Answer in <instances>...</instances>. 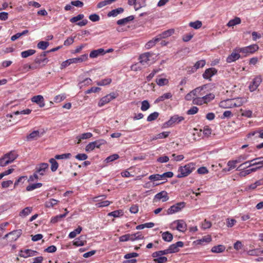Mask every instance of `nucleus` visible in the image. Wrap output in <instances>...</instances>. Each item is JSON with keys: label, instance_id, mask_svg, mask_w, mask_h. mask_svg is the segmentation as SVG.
<instances>
[{"label": "nucleus", "instance_id": "25", "mask_svg": "<svg viewBox=\"0 0 263 263\" xmlns=\"http://www.w3.org/2000/svg\"><path fill=\"white\" fill-rule=\"evenodd\" d=\"M41 137V134L39 130H34L27 136L26 139L27 141H31L36 140Z\"/></svg>", "mask_w": 263, "mask_h": 263}, {"label": "nucleus", "instance_id": "37", "mask_svg": "<svg viewBox=\"0 0 263 263\" xmlns=\"http://www.w3.org/2000/svg\"><path fill=\"white\" fill-rule=\"evenodd\" d=\"M35 50L33 49H29L22 51L21 52V56L23 58H26L29 56L34 54L35 53Z\"/></svg>", "mask_w": 263, "mask_h": 263}, {"label": "nucleus", "instance_id": "63", "mask_svg": "<svg viewBox=\"0 0 263 263\" xmlns=\"http://www.w3.org/2000/svg\"><path fill=\"white\" fill-rule=\"evenodd\" d=\"M75 157L79 160H85L88 158V156L85 154H79Z\"/></svg>", "mask_w": 263, "mask_h": 263}, {"label": "nucleus", "instance_id": "15", "mask_svg": "<svg viewBox=\"0 0 263 263\" xmlns=\"http://www.w3.org/2000/svg\"><path fill=\"white\" fill-rule=\"evenodd\" d=\"M176 224V229L180 232H184L186 230V224L182 220H177L173 222Z\"/></svg>", "mask_w": 263, "mask_h": 263}, {"label": "nucleus", "instance_id": "21", "mask_svg": "<svg viewBox=\"0 0 263 263\" xmlns=\"http://www.w3.org/2000/svg\"><path fill=\"white\" fill-rule=\"evenodd\" d=\"M86 243V237L84 235H81L78 238H76L73 241V245L79 247L83 246Z\"/></svg>", "mask_w": 263, "mask_h": 263}, {"label": "nucleus", "instance_id": "18", "mask_svg": "<svg viewBox=\"0 0 263 263\" xmlns=\"http://www.w3.org/2000/svg\"><path fill=\"white\" fill-rule=\"evenodd\" d=\"M128 4L129 5H134V8L136 10H138L142 7L146 6L145 1H142L141 4H139L137 0H128Z\"/></svg>", "mask_w": 263, "mask_h": 263}, {"label": "nucleus", "instance_id": "43", "mask_svg": "<svg viewBox=\"0 0 263 263\" xmlns=\"http://www.w3.org/2000/svg\"><path fill=\"white\" fill-rule=\"evenodd\" d=\"M260 160V161H263V157H258V158H255V159H254L251 161H247L246 162H245V163H243L242 164H241L237 168V170H238V171H240V170H243L245 168V167H243V166L248 164V163H250V162H254L255 161V160Z\"/></svg>", "mask_w": 263, "mask_h": 263}, {"label": "nucleus", "instance_id": "59", "mask_svg": "<svg viewBox=\"0 0 263 263\" xmlns=\"http://www.w3.org/2000/svg\"><path fill=\"white\" fill-rule=\"evenodd\" d=\"M91 80L90 78H86L83 81L80 82L79 83V85H80V87H82L83 86L85 85H88L91 84Z\"/></svg>", "mask_w": 263, "mask_h": 263}, {"label": "nucleus", "instance_id": "26", "mask_svg": "<svg viewBox=\"0 0 263 263\" xmlns=\"http://www.w3.org/2000/svg\"><path fill=\"white\" fill-rule=\"evenodd\" d=\"M92 136V134L91 133H83L76 137L77 139V143L79 144L81 142L82 140L87 139L91 138Z\"/></svg>", "mask_w": 263, "mask_h": 263}, {"label": "nucleus", "instance_id": "48", "mask_svg": "<svg viewBox=\"0 0 263 263\" xmlns=\"http://www.w3.org/2000/svg\"><path fill=\"white\" fill-rule=\"evenodd\" d=\"M245 102L246 101H245V99L243 98H237L236 99L235 102H234V100H233L234 107L240 106Z\"/></svg>", "mask_w": 263, "mask_h": 263}, {"label": "nucleus", "instance_id": "22", "mask_svg": "<svg viewBox=\"0 0 263 263\" xmlns=\"http://www.w3.org/2000/svg\"><path fill=\"white\" fill-rule=\"evenodd\" d=\"M233 100L228 99L221 101L219 106L224 108H232L234 107Z\"/></svg>", "mask_w": 263, "mask_h": 263}, {"label": "nucleus", "instance_id": "3", "mask_svg": "<svg viewBox=\"0 0 263 263\" xmlns=\"http://www.w3.org/2000/svg\"><path fill=\"white\" fill-rule=\"evenodd\" d=\"M259 47L257 44H253L242 48H238L235 49L238 52H241L244 57H247L251 54H253L258 50Z\"/></svg>", "mask_w": 263, "mask_h": 263}, {"label": "nucleus", "instance_id": "44", "mask_svg": "<svg viewBox=\"0 0 263 263\" xmlns=\"http://www.w3.org/2000/svg\"><path fill=\"white\" fill-rule=\"evenodd\" d=\"M49 43L46 41H40L37 44V47L42 50H45L49 46Z\"/></svg>", "mask_w": 263, "mask_h": 263}, {"label": "nucleus", "instance_id": "27", "mask_svg": "<svg viewBox=\"0 0 263 263\" xmlns=\"http://www.w3.org/2000/svg\"><path fill=\"white\" fill-rule=\"evenodd\" d=\"M134 19V16L133 15L129 16L127 17L119 20L117 23L119 25H125L127 24L129 22L133 21Z\"/></svg>", "mask_w": 263, "mask_h": 263}, {"label": "nucleus", "instance_id": "56", "mask_svg": "<svg viewBox=\"0 0 263 263\" xmlns=\"http://www.w3.org/2000/svg\"><path fill=\"white\" fill-rule=\"evenodd\" d=\"M193 104L197 105H201L204 104V101L202 97H197L193 99Z\"/></svg>", "mask_w": 263, "mask_h": 263}, {"label": "nucleus", "instance_id": "19", "mask_svg": "<svg viewBox=\"0 0 263 263\" xmlns=\"http://www.w3.org/2000/svg\"><path fill=\"white\" fill-rule=\"evenodd\" d=\"M44 98L41 95L34 96L31 99V101L33 102L36 103L41 107H43L45 106V103L44 102Z\"/></svg>", "mask_w": 263, "mask_h": 263}, {"label": "nucleus", "instance_id": "36", "mask_svg": "<svg viewBox=\"0 0 263 263\" xmlns=\"http://www.w3.org/2000/svg\"><path fill=\"white\" fill-rule=\"evenodd\" d=\"M82 228L80 226H79L76 229H75L74 231L71 232L68 235L69 238H74L77 235L79 234L82 231Z\"/></svg>", "mask_w": 263, "mask_h": 263}, {"label": "nucleus", "instance_id": "47", "mask_svg": "<svg viewBox=\"0 0 263 263\" xmlns=\"http://www.w3.org/2000/svg\"><path fill=\"white\" fill-rule=\"evenodd\" d=\"M189 26L194 29H197L202 26V23L201 21H196L194 22H190Z\"/></svg>", "mask_w": 263, "mask_h": 263}, {"label": "nucleus", "instance_id": "52", "mask_svg": "<svg viewBox=\"0 0 263 263\" xmlns=\"http://www.w3.org/2000/svg\"><path fill=\"white\" fill-rule=\"evenodd\" d=\"M159 116V113L158 112H154L151 114L147 118V121H152L155 120Z\"/></svg>", "mask_w": 263, "mask_h": 263}, {"label": "nucleus", "instance_id": "61", "mask_svg": "<svg viewBox=\"0 0 263 263\" xmlns=\"http://www.w3.org/2000/svg\"><path fill=\"white\" fill-rule=\"evenodd\" d=\"M160 70V69H154L153 71L146 77L147 81H150L154 76Z\"/></svg>", "mask_w": 263, "mask_h": 263}, {"label": "nucleus", "instance_id": "35", "mask_svg": "<svg viewBox=\"0 0 263 263\" xmlns=\"http://www.w3.org/2000/svg\"><path fill=\"white\" fill-rule=\"evenodd\" d=\"M167 254H170L168 249L162 251L155 252L152 254V256L154 258H156L157 257L162 256L163 255H166Z\"/></svg>", "mask_w": 263, "mask_h": 263}, {"label": "nucleus", "instance_id": "14", "mask_svg": "<svg viewBox=\"0 0 263 263\" xmlns=\"http://www.w3.org/2000/svg\"><path fill=\"white\" fill-rule=\"evenodd\" d=\"M174 32L175 31L173 29H170L164 31L156 36V40L160 41L163 39H165L171 36L173 34H174Z\"/></svg>", "mask_w": 263, "mask_h": 263}, {"label": "nucleus", "instance_id": "10", "mask_svg": "<svg viewBox=\"0 0 263 263\" xmlns=\"http://www.w3.org/2000/svg\"><path fill=\"white\" fill-rule=\"evenodd\" d=\"M261 82V78L260 76H257L254 78L249 86L250 91L252 92L256 90Z\"/></svg>", "mask_w": 263, "mask_h": 263}, {"label": "nucleus", "instance_id": "40", "mask_svg": "<svg viewBox=\"0 0 263 263\" xmlns=\"http://www.w3.org/2000/svg\"><path fill=\"white\" fill-rule=\"evenodd\" d=\"M56 159L51 158L49 160V162L51 163V170L52 172H55L58 168V163L55 160Z\"/></svg>", "mask_w": 263, "mask_h": 263}, {"label": "nucleus", "instance_id": "39", "mask_svg": "<svg viewBox=\"0 0 263 263\" xmlns=\"http://www.w3.org/2000/svg\"><path fill=\"white\" fill-rule=\"evenodd\" d=\"M156 82L158 85L162 86L167 85L168 84V80L165 78H157Z\"/></svg>", "mask_w": 263, "mask_h": 263}, {"label": "nucleus", "instance_id": "6", "mask_svg": "<svg viewBox=\"0 0 263 263\" xmlns=\"http://www.w3.org/2000/svg\"><path fill=\"white\" fill-rule=\"evenodd\" d=\"M39 254V252L31 249L21 250L19 253V256L23 258H28L33 257Z\"/></svg>", "mask_w": 263, "mask_h": 263}, {"label": "nucleus", "instance_id": "64", "mask_svg": "<svg viewBox=\"0 0 263 263\" xmlns=\"http://www.w3.org/2000/svg\"><path fill=\"white\" fill-rule=\"evenodd\" d=\"M198 111V108L196 106H193L187 111V115H194Z\"/></svg>", "mask_w": 263, "mask_h": 263}, {"label": "nucleus", "instance_id": "32", "mask_svg": "<svg viewBox=\"0 0 263 263\" xmlns=\"http://www.w3.org/2000/svg\"><path fill=\"white\" fill-rule=\"evenodd\" d=\"M226 249V247L223 245H219L218 246H214L212 249L211 251L213 253H218L223 252Z\"/></svg>", "mask_w": 263, "mask_h": 263}, {"label": "nucleus", "instance_id": "1", "mask_svg": "<svg viewBox=\"0 0 263 263\" xmlns=\"http://www.w3.org/2000/svg\"><path fill=\"white\" fill-rule=\"evenodd\" d=\"M195 169V164L191 162L184 166L179 167L177 177L180 178L187 176Z\"/></svg>", "mask_w": 263, "mask_h": 263}, {"label": "nucleus", "instance_id": "30", "mask_svg": "<svg viewBox=\"0 0 263 263\" xmlns=\"http://www.w3.org/2000/svg\"><path fill=\"white\" fill-rule=\"evenodd\" d=\"M32 211V207H26L20 212L19 216L21 217H25L29 215Z\"/></svg>", "mask_w": 263, "mask_h": 263}, {"label": "nucleus", "instance_id": "46", "mask_svg": "<svg viewBox=\"0 0 263 263\" xmlns=\"http://www.w3.org/2000/svg\"><path fill=\"white\" fill-rule=\"evenodd\" d=\"M42 186V184L41 183H34L30 185H29L26 187V190L27 191H31L35 189L39 188Z\"/></svg>", "mask_w": 263, "mask_h": 263}, {"label": "nucleus", "instance_id": "16", "mask_svg": "<svg viewBox=\"0 0 263 263\" xmlns=\"http://www.w3.org/2000/svg\"><path fill=\"white\" fill-rule=\"evenodd\" d=\"M217 70L214 68H210L206 69L203 73V78L205 79H210L211 78L217 73Z\"/></svg>", "mask_w": 263, "mask_h": 263}, {"label": "nucleus", "instance_id": "51", "mask_svg": "<svg viewBox=\"0 0 263 263\" xmlns=\"http://www.w3.org/2000/svg\"><path fill=\"white\" fill-rule=\"evenodd\" d=\"M71 156V155L70 153L63 154L62 155H57L55 156V159L58 160L69 159L70 158Z\"/></svg>", "mask_w": 263, "mask_h": 263}, {"label": "nucleus", "instance_id": "28", "mask_svg": "<svg viewBox=\"0 0 263 263\" xmlns=\"http://www.w3.org/2000/svg\"><path fill=\"white\" fill-rule=\"evenodd\" d=\"M172 97V95L171 92H167L163 95L159 97L155 101V103H158L160 102L163 101L166 99H170Z\"/></svg>", "mask_w": 263, "mask_h": 263}, {"label": "nucleus", "instance_id": "57", "mask_svg": "<svg viewBox=\"0 0 263 263\" xmlns=\"http://www.w3.org/2000/svg\"><path fill=\"white\" fill-rule=\"evenodd\" d=\"M150 107L149 103H148V101L144 100L142 102V105L141 107V109L142 111H146Z\"/></svg>", "mask_w": 263, "mask_h": 263}, {"label": "nucleus", "instance_id": "24", "mask_svg": "<svg viewBox=\"0 0 263 263\" xmlns=\"http://www.w3.org/2000/svg\"><path fill=\"white\" fill-rule=\"evenodd\" d=\"M235 49L230 55H229L227 58V62L228 63H231L234 62L236 60L239 59L240 57V54L237 52H236Z\"/></svg>", "mask_w": 263, "mask_h": 263}, {"label": "nucleus", "instance_id": "55", "mask_svg": "<svg viewBox=\"0 0 263 263\" xmlns=\"http://www.w3.org/2000/svg\"><path fill=\"white\" fill-rule=\"evenodd\" d=\"M84 17V14H79L76 16L72 17L70 19V22L71 23H76L80 20H82Z\"/></svg>", "mask_w": 263, "mask_h": 263}, {"label": "nucleus", "instance_id": "11", "mask_svg": "<svg viewBox=\"0 0 263 263\" xmlns=\"http://www.w3.org/2000/svg\"><path fill=\"white\" fill-rule=\"evenodd\" d=\"M49 165L47 163H42L37 165L35 168L36 173L40 176H43L48 170Z\"/></svg>", "mask_w": 263, "mask_h": 263}, {"label": "nucleus", "instance_id": "62", "mask_svg": "<svg viewBox=\"0 0 263 263\" xmlns=\"http://www.w3.org/2000/svg\"><path fill=\"white\" fill-rule=\"evenodd\" d=\"M74 37H69L67 38L64 41V45L65 46H67L71 45L74 42Z\"/></svg>", "mask_w": 263, "mask_h": 263}, {"label": "nucleus", "instance_id": "45", "mask_svg": "<svg viewBox=\"0 0 263 263\" xmlns=\"http://www.w3.org/2000/svg\"><path fill=\"white\" fill-rule=\"evenodd\" d=\"M159 41H157L156 40V36L152 40L148 41L146 44H145V48L146 49H150L151 48L154 47L156 43L157 42H158Z\"/></svg>", "mask_w": 263, "mask_h": 263}, {"label": "nucleus", "instance_id": "60", "mask_svg": "<svg viewBox=\"0 0 263 263\" xmlns=\"http://www.w3.org/2000/svg\"><path fill=\"white\" fill-rule=\"evenodd\" d=\"M110 203L111 202L108 200H106L99 202L97 203L96 205L97 208H102L108 206L110 204Z\"/></svg>", "mask_w": 263, "mask_h": 263}, {"label": "nucleus", "instance_id": "38", "mask_svg": "<svg viewBox=\"0 0 263 263\" xmlns=\"http://www.w3.org/2000/svg\"><path fill=\"white\" fill-rule=\"evenodd\" d=\"M58 202L59 201L57 200L54 199H50L45 202V205L46 208H50L57 204Z\"/></svg>", "mask_w": 263, "mask_h": 263}, {"label": "nucleus", "instance_id": "23", "mask_svg": "<svg viewBox=\"0 0 263 263\" xmlns=\"http://www.w3.org/2000/svg\"><path fill=\"white\" fill-rule=\"evenodd\" d=\"M4 155H5V158H6V160H7V161L9 162V164L12 163V162H13L15 160V159H16L17 158V157L18 156L17 154H16L13 151H11L10 152L8 153L5 154Z\"/></svg>", "mask_w": 263, "mask_h": 263}, {"label": "nucleus", "instance_id": "41", "mask_svg": "<svg viewBox=\"0 0 263 263\" xmlns=\"http://www.w3.org/2000/svg\"><path fill=\"white\" fill-rule=\"evenodd\" d=\"M204 103H208L215 98V95L213 93H209L202 97Z\"/></svg>", "mask_w": 263, "mask_h": 263}, {"label": "nucleus", "instance_id": "58", "mask_svg": "<svg viewBox=\"0 0 263 263\" xmlns=\"http://www.w3.org/2000/svg\"><path fill=\"white\" fill-rule=\"evenodd\" d=\"M119 158V156L118 154H114L112 155L109 156L106 159L105 161L107 163L112 162L115 160L118 159Z\"/></svg>", "mask_w": 263, "mask_h": 263}, {"label": "nucleus", "instance_id": "12", "mask_svg": "<svg viewBox=\"0 0 263 263\" xmlns=\"http://www.w3.org/2000/svg\"><path fill=\"white\" fill-rule=\"evenodd\" d=\"M168 199L167 193L166 191H163L155 196L154 200L157 202L161 200L162 202H165L167 201Z\"/></svg>", "mask_w": 263, "mask_h": 263}, {"label": "nucleus", "instance_id": "8", "mask_svg": "<svg viewBox=\"0 0 263 263\" xmlns=\"http://www.w3.org/2000/svg\"><path fill=\"white\" fill-rule=\"evenodd\" d=\"M185 206V203L184 202H178L175 205L171 206L167 210L168 214H172L178 212L180 211Z\"/></svg>", "mask_w": 263, "mask_h": 263}, {"label": "nucleus", "instance_id": "5", "mask_svg": "<svg viewBox=\"0 0 263 263\" xmlns=\"http://www.w3.org/2000/svg\"><path fill=\"white\" fill-rule=\"evenodd\" d=\"M118 97V94L112 92L107 95L105 97L102 98L99 102L98 105L100 107L104 106L105 104L109 103L113 99H116Z\"/></svg>", "mask_w": 263, "mask_h": 263}, {"label": "nucleus", "instance_id": "33", "mask_svg": "<svg viewBox=\"0 0 263 263\" xmlns=\"http://www.w3.org/2000/svg\"><path fill=\"white\" fill-rule=\"evenodd\" d=\"M162 237L165 241L170 242L172 240L173 236L170 232L166 231L162 233Z\"/></svg>", "mask_w": 263, "mask_h": 263}, {"label": "nucleus", "instance_id": "42", "mask_svg": "<svg viewBox=\"0 0 263 263\" xmlns=\"http://www.w3.org/2000/svg\"><path fill=\"white\" fill-rule=\"evenodd\" d=\"M206 88V85H203L202 86L196 88L195 89H194L193 90H192L191 92H192V93L193 94V95L195 97H197L198 95H200V92L202 90H203L204 88Z\"/></svg>", "mask_w": 263, "mask_h": 263}, {"label": "nucleus", "instance_id": "54", "mask_svg": "<svg viewBox=\"0 0 263 263\" xmlns=\"http://www.w3.org/2000/svg\"><path fill=\"white\" fill-rule=\"evenodd\" d=\"M236 164V163H235L234 160L229 161L227 164L228 166H229V168H224L223 171H231L232 169L236 167V165H235Z\"/></svg>", "mask_w": 263, "mask_h": 263}, {"label": "nucleus", "instance_id": "31", "mask_svg": "<svg viewBox=\"0 0 263 263\" xmlns=\"http://www.w3.org/2000/svg\"><path fill=\"white\" fill-rule=\"evenodd\" d=\"M205 65V61L204 60H201L197 61L193 67L192 72H195L199 68H202Z\"/></svg>", "mask_w": 263, "mask_h": 263}, {"label": "nucleus", "instance_id": "29", "mask_svg": "<svg viewBox=\"0 0 263 263\" xmlns=\"http://www.w3.org/2000/svg\"><path fill=\"white\" fill-rule=\"evenodd\" d=\"M124 11V9L123 8L120 7L116 9L112 10L108 13V16H116L119 14L122 13Z\"/></svg>", "mask_w": 263, "mask_h": 263}, {"label": "nucleus", "instance_id": "53", "mask_svg": "<svg viewBox=\"0 0 263 263\" xmlns=\"http://www.w3.org/2000/svg\"><path fill=\"white\" fill-rule=\"evenodd\" d=\"M167 261V258L164 256H159L154 259L155 263H164Z\"/></svg>", "mask_w": 263, "mask_h": 263}, {"label": "nucleus", "instance_id": "50", "mask_svg": "<svg viewBox=\"0 0 263 263\" xmlns=\"http://www.w3.org/2000/svg\"><path fill=\"white\" fill-rule=\"evenodd\" d=\"M111 82V79L110 78L105 79L101 81L97 82V84L99 86H104L109 84Z\"/></svg>", "mask_w": 263, "mask_h": 263}, {"label": "nucleus", "instance_id": "4", "mask_svg": "<svg viewBox=\"0 0 263 263\" xmlns=\"http://www.w3.org/2000/svg\"><path fill=\"white\" fill-rule=\"evenodd\" d=\"M106 143L105 141L103 139L96 140L95 141L90 142L85 147V151L87 152H89L93 151L95 148H99L101 145L104 144Z\"/></svg>", "mask_w": 263, "mask_h": 263}, {"label": "nucleus", "instance_id": "49", "mask_svg": "<svg viewBox=\"0 0 263 263\" xmlns=\"http://www.w3.org/2000/svg\"><path fill=\"white\" fill-rule=\"evenodd\" d=\"M173 173L172 172H167L161 175H160V180H166L167 178H171L173 176Z\"/></svg>", "mask_w": 263, "mask_h": 263}, {"label": "nucleus", "instance_id": "17", "mask_svg": "<svg viewBox=\"0 0 263 263\" xmlns=\"http://www.w3.org/2000/svg\"><path fill=\"white\" fill-rule=\"evenodd\" d=\"M183 245L184 243L182 241H178L175 243L171 245L168 248L170 253H173L178 252V248L182 247L183 246Z\"/></svg>", "mask_w": 263, "mask_h": 263}, {"label": "nucleus", "instance_id": "2", "mask_svg": "<svg viewBox=\"0 0 263 263\" xmlns=\"http://www.w3.org/2000/svg\"><path fill=\"white\" fill-rule=\"evenodd\" d=\"M48 53H49V51H44L36 57L34 59V65L37 67V69L45 66L48 62L49 60L46 58Z\"/></svg>", "mask_w": 263, "mask_h": 263}, {"label": "nucleus", "instance_id": "34", "mask_svg": "<svg viewBox=\"0 0 263 263\" xmlns=\"http://www.w3.org/2000/svg\"><path fill=\"white\" fill-rule=\"evenodd\" d=\"M241 23V19L238 17H235L234 19L231 20L227 24L228 27H233Z\"/></svg>", "mask_w": 263, "mask_h": 263}, {"label": "nucleus", "instance_id": "20", "mask_svg": "<svg viewBox=\"0 0 263 263\" xmlns=\"http://www.w3.org/2000/svg\"><path fill=\"white\" fill-rule=\"evenodd\" d=\"M105 54V50L103 48H99L97 50L91 51L89 54L90 58H96L100 55Z\"/></svg>", "mask_w": 263, "mask_h": 263}, {"label": "nucleus", "instance_id": "9", "mask_svg": "<svg viewBox=\"0 0 263 263\" xmlns=\"http://www.w3.org/2000/svg\"><path fill=\"white\" fill-rule=\"evenodd\" d=\"M184 118L183 117L179 116L177 115L172 116L170 119L165 123V125L167 126H171L174 124H178L181 121L184 120Z\"/></svg>", "mask_w": 263, "mask_h": 263}, {"label": "nucleus", "instance_id": "13", "mask_svg": "<svg viewBox=\"0 0 263 263\" xmlns=\"http://www.w3.org/2000/svg\"><path fill=\"white\" fill-rule=\"evenodd\" d=\"M150 57V53L148 52L145 53L141 54L139 57V64H141L144 67H146L149 65V58Z\"/></svg>", "mask_w": 263, "mask_h": 263}, {"label": "nucleus", "instance_id": "7", "mask_svg": "<svg viewBox=\"0 0 263 263\" xmlns=\"http://www.w3.org/2000/svg\"><path fill=\"white\" fill-rule=\"evenodd\" d=\"M22 234V231L21 229L16 230L5 235L3 237V239H6L8 237H11L10 240L11 241H15L21 236Z\"/></svg>", "mask_w": 263, "mask_h": 263}]
</instances>
